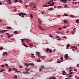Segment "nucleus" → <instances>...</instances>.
Returning <instances> with one entry per match:
<instances>
[{
    "instance_id": "11",
    "label": "nucleus",
    "mask_w": 79,
    "mask_h": 79,
    "mask_svg": "<svg viewBox=\"0 0 79 79\" xmlns=\"http://www.w3.org/2000/svg\"><path fill=\"white\" fill-rule=\"evenodd\" d=\"M7 53V52H3V56H5V54H6Z\"/></svg>"
},
{
    "instance_id": "22",
    "label": "nucleus",
    "mask_w": 79,
    "mask_h": 79,
    "mask_svg": "<svg viewBox=\"0 0 79 79\" xmlns=\"http://www.w3.org/2000/svg\"><path fill=\"white\" fill-rule=\"evenodd\" d=\"M5 71V70L2 69L1 70H0V72H3V71Z\"/></svg>"
},
{
    "instance_id": "14",
    "label": "nucleus",
    "mask_w": 79,
    "mask_h": 79,
    "mask_svg": "<svg viewBox=\"0 0 79 79\" xmlns=\"http://www.w3.org/2000/svg\"><path fill=\"white\" fill-rule=\"evenodd\" d=\"M75 17V16H74V15H70V17H71V18H74Z\"/></svg>"
},
{
    "instance_id": "62",
    "label": "nucleus",
    "mask_w": 79,
    "mask_h": 79,
    "mask_svg": "<svg viewBox=\"0 0 79 79\" xmlns=\"http://www.w3.org/2000/svg\"><path fill=\"white\" fill-rule=\"evenodd\" d=\"M25 47H27V46L26 45V44L24 46Z\"/></svg>"
},
{
    "instance_id": "61",
    "label": "nucleus",
    "mask_w": 79,
    "mask_h": 79,
    "mask_svg": "<svg viewBox=\"0 0 79 79\" xmlns=\"http://www.w3.org/2000/svg\"><path fill=\"white\" fill-rule=\"evenodd\" d=\"M29 73V72L27 71L26 72V74H28Z\"/></svg>"
},
{
    "instance_id": "26",
    "label": "nucleus",
    "mask_w": 79,
    "mask_h": 79,
    "mask_svg": "<svg viewBox=\"0 0 79 79\" xmlns=\"http://www.w3.org/2000/svg\"><path fill=\"white\" fill-rule=\"evenodd\" d=\"M76 22L77 23H79V19H77L76 20Z\"/></svg>"
},
{
    "instance_id": "51",
    "label": "nucleus",
    "mask_w": 79,
    "mask_h": 79,
    "mask_svg": "<svg viewBox=\"0 0 79 79\" xmlns=\"http://www.w3.org/2000/svg\"><path fill=\"white\" fill-rule=\"evenodd\" d=\"M52 78L53 79H56V78H55V77H52Z\"/></svg>"
},
{
    "instance_id": "32",
    "label": "nucleus",
    "mask_w": 79,
    "mask_h": 79,
    "mask_svg": "<svg viewBox=\"0 0 79 79\" xmlns=\"http://www.w3.org/2000/svg\"><path fill=\"white\" fill-rule=\"evenodd\" d=\"M53 10V8H50V9H48V10Z\"/></svg>"
},
{
    "instance_id": "57",
    "label": "nucleus",
    "mask_w": 79,
    "mask_h": 79,
    "mask_svg": "<svg viewBox=\"0 0 79 79\" xmlns=\"http://www.w3.org/2000/svg\"><path fill=\"white\" fill-rule=\"evenodd\" d=\"M74 71H76V72H77V70L75 69H74Z\"/></svg>"
},
{
    "instance_id": "23",
    "label": "nucleus",
    "mask_w": 79,
    "mask_h": 79,
    "mask_svg": "<svg viewBox=\"0 0 79 79\" xmlns=\"http://www.w3.org/2000/svg\"><path fill=\"white\" fill-rule=\"evenodd\" d=\"M25 66H29V65L28 64L26 63L25 64Z\"/></svg>"
},
{
    "instance_id": "40",
    "label": "nucleus",
    "mask_w": 79,
    "mask_h": 79,
    "mask_svg": "<svg viewBox=\"0 0 79 79\" xmlns=\"http://www.w3.org/2000/svg\"><path fill=\"white\" fill-rule=\"evenodd\" d=\"M49 51L50 53H52V51L51 49L49 50Z\"/></svg>"
},
{
    "instance_id": "21",
    "label": "nucleus",
    "mask_w": 79,
    "mask_h": 79,
    "mask_svg": "<svg viewBox=\"0 0 79 79\" xmlns=\"http://www.w3.org/2000/svg\"><path fill=\"white\" fill-rule=\"evenodd\" d=\"M25 70L26 71H29L30 70V69H26Z\"/></svg>"
},
{
    "instance_id": "5",
    "label": "nucleus",
    "mask_w": 79,
    "mask_h": 79,
    "mask_svg": "<svg viewBox=\"0 0 79 79\" xmlns=\"http://www.w3.org/2000/svg\"><path fill=\"white\" fill-rule=\"evenodd\" d=\"M54 4H55V2H53L50 4L49 5V6H53V5H54Z\"/></svg>"
},
{
    "instance_id": "28",
    "label": "nucleus",
    "mask_w": 79,
    "mask_h": 79,
    "mask_svg": "<svg viewBox=\"0 0 79 79\" xmlns=\"http://www.w3.org/2000/svg\"><path fill=\"white\" fill-rule=\"evenodd\" d=\"M49 37H53V35H52L51 34H49Z\"/></svg>"
},
{
    "instance_id": "24",
    "label": "nucleus",
    "mask_w": 79,
    "mask_h": 79,
    "mask_svg": "<svg viewBox=\"0 0 79 79\" xmlns=\"http://www.w3.org/2000/svg\"><path fill=\"white\" fill-rule=\"evenodd\" d=\"M14 77L15 79H17L18 77L17 76V75H15L14 76Z\"/></svg>"
},
{
    "instance_id": "46",
    "label": "nucleus",
    "mask_w": 79,
    "mask_h": 79,
    "mask_svg": "<svg viewBox=\"0 0 79 79\" xmlns=\"http://www.w3.org/2000/svg\"><path fill=\"white\" fill-rule=\"evenodd\" d=\"M30 17L31 18H33V16L31 14H30Z\"/></svg>"
},
{
    "instance_id": "53",
    "label": "nucleus",
    "mask_w": 79,
    "mask_h": 79,
    "mask_svg": "<svg viewBox=\"0 0 79 79\" xmlns=\"http://www.w3.org/2000/svg\"><path fill=\"white\" fill-rule=\"evenodd\" d=\"M19 2H20V3H23V2L22 1H21V0H19Z\"/></svg>"
},
{
    "instance_id": "47",
    "label": "nucleus",
    "mask_w": 79,
    "mask_h": 79,
    "mask_svg": "<svg viewBox=\"0 0 79 79\" xmlns=\"http://www.w3.org/2000/svg\"><path fill=\"white\" fill-rule=\"evenodd\" d=\"M4 66H5V65H1V67H2V68H4Z\"/></svg>"
},
{
    "instance_id": "13",
    "label": "nucleus",
    "mask_w": 79,
    "mask_h": 79,
    "mask_svg": "<svg viewBox=\"0 0 79 79\" xmlns=\"http://www.w3.org/2000/svg\"><path fill=\"white\" fill-rule=\"evenodd\" d=\"M62 73H63V75H65L66 74V73H65V71H63L62 72Z\"/></svg>"
},
{
    "instance_id": "39",
    "label": "nucleus",
    "mask_w": 79,
    "mask_h": 79,
    "mask_svg": "<svg viewBox=\"0 0 79 79\" xmlns=\"http://www.w3.org/2000/svg\"><path fill=\"white\" fill-rule=\"evenodd\" d=\"M60 60H63V57H61L60 58Z\"/></svg>"
},
{
    "instance_id": "58",
    "label": "nucleus",
    "mask_w": 79,
    "mask_h": 79,
    "mask_svg": "<svg viewBox=\"0 0 79 79\" xmlns=\"http://www.w3.org/2000/svg\"><path fill=\"white\" fill-rule=\"evenodd\" d=\"M27 6H28V5H25V6L26 8H27Z\"/></svg>"
},
{
    "instance_id": "1",
    "label": "nucleus",
    "mask_w": 79,
    "mask_h": 79,
    "mask_svg": "<svg viewBox=\"0 0 79 79\" xmlns=\"http://www.w3.org/2000/svg\"><path fill=\"white\" fill-rule=\"evenodd\" d=\"M36 56H38V57H40L41 56V55H40V53L39 52H36Z\"/></svg>"
},
{
    "instance_id": "33",
    "label": "nucleus",
    "mask_w": 79,
    "mask_h": 79,
    "mask_svg": "<svg viewBox=\"0 0 79 79\" xmlns=\"http://www.w3.org/2000/svg\"><path fill=\"white\" fill-rule=\"evenodd\" d=\"M36 7L37 6H34L33 7V8H36Z\"/></svg>"
},
{
    "instance_id": "52",
    "label": "nucleus",
    "mask_w": 79,
    "mask_h": 79,
    "mask_svg": "<svg viewBox=\"0 0 79 79\" xmlns=\"http://www.w3.org/2000/svg\"><path fill=\"white\" fill-rule=\"evenodd\" d=\"M42 71V69H40V71Z\"/></svg>"
},
{
    "instance_id": "45",
    "label": "nucleus",
    "mask_w": 79,
    "mask_h": 79,
    "mask_svg": "<svg viewBox=\"0 0 79 79\" xmlns=\"http://www.w3.org/2000/svg\"><path fill=\"white\" fill-rule=\"evenodd\" d=\"M35 56H31V58H35Z\"/></svg>"
},
{
    "instance_id": "25",
    "label": "nucleus",
    "mask_w": 79,
    "mask_h": 79,
    "mask_svg": "<svg viewBox=\"0 0 79 79\" xmlns=\"http://www.w3.org/2000/svg\"><path fill=\"white\" fill-rule=\"evenodd\" d=\"M64 23H68V22H67L65 20H64Z\"/></svg>"
},
{
    "instance_id": "60",
    "label": "nucleus",
    "mask_w": 79,
    "mask_h": 79,
    "mask_svg": "<svg viewBox=\"0 0 79 79\" xmlns=\"http://www.w3.org/2000/svg\"><path fill=\"white\" fill-rule=\"evenodd\" d=\"M61 29H62V28H60L58 30H59V31H60V30H61Z\"/></svg>"
},
{
    "instance_id": "43",
    "label": "nucleus",
    "mask_w": 79,
    "mask_h": 79,
    "mask_svg": "<svg viewBox=\"0 0 79 79\" xmlns=\"http://www.w3.org/2000/svg\"><path fill=\"white\" fill-rule=\"evenodd\" d=\"M13 70H15V71H16L17 70V69H16L15 68H13Z\"/></svg>"
},
{
    "instance_id": "64",
    "label": "nucleus",
    "mask_w": 79,
    "mask_h": 79,
    "mask_svg": "<svg viewBox=\"0 0 79 79\" xmlns=\"http://www.w3.org/2000/svg\"><path fill=\"white\" fill-rule=\"evenodd\" d=\"M54 0H51V2H53Z\"/></svg>"
},
{
    "instance_id": "59",
    "label": "nucleus",
    "mask_w": 79,
    "mask_h": 79,
    "mask_svg": "<svg viewBox=\"0 0 79 79\" xmlns=\"http://www.w3.org/2000/svg\"><path fill=\"white\" fill-rule=\"evenodd\" d=\"M16 73H19V71H18V70H16Z\"/></svg>"
},
{
    "instance_id": "6",
    "label": "nucleus",
    "mask_w": 79,
    "mask_h": 79,
    "mask_svg": "<svg viewBox=\"0 0 79 79\" xmlns=\"http://www.w3.org/2000/svg\"><path fill=\"white\" fill-rule=\"evenodd\" d=\"M60 2H63V3H65V2H68V0H61L60 1Z\"/></svg>"
},
{
    "instance_id": "37",
    "label": "nucleus",
    "mask_w": 79,
    "mask_h": 79,
    "mask_svg": "<svg viewBox=\"0 0 79 79\" xmlns=\"http://www.w3.org/2000/svg\"><path fill=\"white\" fill-rule=\"evenodd\" d=\"M39 21H39V23L40 24H41V21H40V19H39Z\"/></svg>"
},
{
    "instance_id": "12",
    "label": "nucleus",
    "mask_w": 79,
    "mask_h": 79,
    "mask_svg": "<svg viewBox=\"0 0 79 79\" xmlns=\"http://www.w3.org/2000/svg\"><path fill=\"white\" fill-rule=\"evenodd\" d=\"M63 60H60L57 61V63H60L61 62H63Z\"/></svg>"
},
{
    "instance_id": "2",
    "label": "nucleus",
    "mask_w": 79,
    "mask_h": 79,
    "mask_svg": "<svg viewBox=\"0 0 79 79\" xmlns=\"http://www.w3.org/2000/svg\"><path fill=\"white\" fill-rule=\"evenodd\" d=\"M25 15L26 16H27V15L24 13H19V16H21V15Z\"/></svg>"
},
{
    "instance_id": "50",
    "label": "nucleus",
    "mask_w": 79,
    "mask_h": 79,
    "mask_svg": "<svg viewBox=\"0 0 79 79\" xmlns=\"http://www.w3.org/2000/svg\"><path fill=\"white\" fill-rule=\"evenodd\" d=\"M23 74H26V72H23Z\"/></svg>"
},
{
    "instance_id": "9",
    "label": "nucleus",
    "mask_w": 79,
    "mask_h": 79,
    "mask_svg": "<svg viewBox=\"0 0 79 79\" xmlns=\"http://www.w3.org/2000/svg\"><path fill=\"white\" fill-rule=\"evenodd\" d=\"M44 57H45V56H42L39 58H42L43 60H44Z\"/></svg>"
},
{
    "instance_id": "49",
    "label": "nucleus",
    "mask_w": 79,
    "mask_h": 79,
    "mask_svg": "<svg viewBox=\"0 0 79 79\" xmlns=\"http://www.w3.org/2000/svg\"><path fill=\"white\" fill-rule=\"evenodd\" d=\"M50 3H51V2L50 1H49L48 2V4H50Z\"/></svg>"
},
{
    "instance_id": "38",
    "label": "nucleus",
    "mask_w": 79,
    "mask_h": 79,
    "mask_svg": "<svg viewBox=\"0 0 79 79\" xmlns=\"http://www.w3.org/2000/svg\"><path fill=\"white\" fill-rule=\"evenodd\" d=\"M30 64V65H31V66H34V64L32 63H31Z\"/></svg>"
},
{
    "instance_id": "55",
    "label": "nucleus",
    "mask_w": 79,
    "mask_h": 79,
    "mask_svg": "<svg viewBox=\"0 0 79 79\" xmlns=\"http://www.w3.org/2000/svg\"><path fill=\"white\" fill-rule=\"evenodd\" d=\"M65 8H67V7H68V6L65 5L64 6Z\"/></svg>"
},
{
    "instance_id": "19",
    "label": "nucleus",
    "mask_w": 79,
    "mask_h": 79,
    "mask_svg": "<svg viewBox=\"0 0 79 79\" xmlns=\"http://www.w3.org/2000/svg\"><path fill=\"white\" fill-rule=\"evenodd\" d=\"M30 41H31V40H28L26 41V42H27L28 43L30 42Z\"/></svg>"
},
{
    "instance_id": "15",
    "label": "nucleus",
    "mask_w": 79,
    "mask_h": 79,
    "mask_svg": "<svg viewBox=\"0 0 79 79\" xmlns=\"http://www.w3.org/2000/svg\"><path fill=\"white\" fill-rule=\"evenodd\" d=\"M33 4H34V3H33L32 2L30 3L29 6H32V5H33Z\"/></svg>"
},
{
    "instance_id": "29",
    "label": "nucleus",
    "mask_w": 79,
    "mask_h": 79,
    "mask_svg": "<svg viewBox=\"0 0 79 79\" xmlns=\"http://www.w3.org/2000/svg\"><path fill=\"white\" fill-rule=\"evenodd\" d=\"M40 59H38L37 60V62H40Z\"/></svg>"
},
{
    "instance_id": "34",
    "label": "nucleus",
    "mask_w": 79,
    "mask_h": 79,
    "mask_svg": "<svg viewBox=\"0 0 79 79\" xmlns=\"http://www.w3.org/2000/svg\"><path fill=\"white\" fill-rule=\"evenodd\" d=\"M0 50H3V47H1L0 48Z\"/></svg>"
},
{
    "instance_id": "27",
    "label": "nucleus",
    "mask_w": 79,
    "mask_h": 79,
    "mask_svg": "<svg viewBox=\"0 0 79 79\" xmlns=\"http://www.w3.org/2000/svg\"><path fill=\"white\" fill-rule=\"evenodd\" d=\"M64 15L65 16H68V15L66 13H65L64 14Z\"/></svg>"
},
{
    "instance_id": "44",
    "label": "nucleus",
    "mask_w": 79,
    "mask_h": 79,
    "mask_svg": "<svg viewBox=\"0 0 79 79\" xmlns=\"http://www.w3.org/2000/svg\"><path fill=\"white\" fill-rule=\"evenodd\" d=\"M30 46H31V47H32V46H33V44H30Z\"/></svg>"
},
{
    "instance_id": "3",
    "label": "nucleus",
    "mask_w": 79,
    "mask_h": 79,
    "mask_svg": "<svg viewBox=\"0 0 79 79\" xmlns=\"http://www.w3.org/2000/svg\"><path fill=\"white\" fill-rule=\"evenodd\" d=\"M69 58V57H68V54H66L65 56V59H68Z\"/></svg>"
},
{
    "instance_id": "35",
    "label": "nucleus",
    "mask_w": 79,
    "mask_h": 79,
    "mask_svg": "<svg viewBox=\"0 0 79 79\" xmlns=\"http://www.w3.org/2000/svg\"><path fill=\"white\" fill-rule=\"evenodd\" d=\"M5 32V30H2L1 31V32H2V33H4Z\"/></svg>"
},
{
    "instance_id": "42",
    "label": "nucleus",
    "mask_w": 79,
    "mask_h": 79,
    "mask_svg": "<svg viewBox=\"0 0 79 79\" xmlns=\"http://www.w3.org/2000/svg\"><path fill=\"white\" fill-rule=\"evenodd\" d=\"M19 68H23V67L22 66H20L19 67Z\"/></svg>"
},
{
    "instance_id": "56",
    "label": "nucleus",
    "mask_w": 79,
    "mask_h": 79,
    "mask_svg": "<svg viewBox=\"0 0 79 79\" xmlns=\"http://www.w3.org/2000/svg\"><path fill=\"white\" fill-rule=\"evenodd\" d=\"M69 74H73V73L70 72L69 73Z\"/></svg>"
},
{
    "instance_id": "16",
    "label": "nucleus",
    "mask_w": 79,
    "mask_h": 79,
    "mask_svg": "<svg viewBox=\"0 0 79 79\" xmlns=\"http://www.w3.org/2000/svg\"><path fill=\"white\" fill-rule=\"evenodd\" d=\"M43 6H44V7H47V6H49V5H43Z\"/></svg>"
},
{
    "instance_id": "63",
    "label": "nucleus",
    "mask_w": 79,
    "mask_h": 79,
    "mask_svg": "<svg viewBox=\"0 0 79 79\" xmlns=\"http://www.w3.org/2000/svg\"><path fill=\"white\" fill-rule=\"evenodd\" d=\"M9 69H10V71H12V70H13V69H11V68Z\"/></svg>"
},
{
    "instance_id": "36",
    "label": "nucleus",
    "mask_w": 79,
    "mask_h": 79,
    "mask_svg": "<svg viewBox=\"0 0 79 79\" xmlns=\"http://www.w3.org/2000/svg\"><path fill=\"white\" fill-rule=\"evenodd\" d=\"M5 66H6V67H8V65L7 64H5Z\"/></svg>"
},
{
    "instance_id": "8",
    "label": "nucleus",
    "mask_w": 79,
    "mask_h": 79,
    "mask_svg": "<svg viewBox=\"0 0 79 79\" xmlns=\"http://www.w3.org/2000/svg\"><path fill=\"white\" fill-rule=\"evenodd\" d=\"M70 46V45H69V44H68L67 45H66V47H67V49H68V48L69 47V46Z\"/></svg>"
},
{
    "instance_id": "41",
    "label": "nucleus",
    "mask_w": 79,
    "mask_h": 79,
    "mask_svg": "<svg viewBox=\"0 0 79 79\" xmlns=\"http://www.w3.org/2000/svg\"><path fill=\"white\" fill-rule=\"evenodd\" d=\"M21 40L22 42H24V39H21Z\"/></svg>"
},
{
    "instance_id": "17",
    "label": "nucleus",
    "mask_w": 79,
    "mask_h": 79,
    "mask_svg": "<svg viewBox=\"0 0 79 79\" xmlns=\"http://www.w3.org/2000/svg\"><path fill=\"white\" fill-rule=\"evenodd\" d=\"M7 29H11V27H7Z\"/></svg>"
},
{
    "instance_id": "20",
    "label": "nucleus",
    "mask_w": 79,
    "mask_h": 79,
    "mask_svg": "<svg viewBox=\"0 0 79 79\" xmlns=\"http://www.w3.org/2000/svg\"><path fill=\"white\" fill-rule=\"evenodd\" d=\"M14 33L16 34H18V32L17 31H15L14 32Z\"/></svg>"
},
{
    "instance_id": "7",
    "label": "nucleus",
    "mask_w": 79,
    "mask_h": 79,
    "mask_svg": "<svg viewBox=\"0 0 79 79\" xmlns=\"http://www.w3.org/2000/svg\"><path fill=\"white\" fill-rule=\"evenodd\" d=\"M71 47L72 48H75V49L76 50H77V47H75V46H72Z\"/></svg>"
},
{
    "instance_id": "10",
    "label": "nucleus",
    "mask_w": 79,
    "mask_h": 79,
    "mask_svg": "<svg viewBox=\"0 0 79 79\" xmlns=\"http://www.w3.org/2000/svg\"><path fill=\"white\" fill-rule=\"evenodd\" d=\"M12 35H13L12 34L9 35V36H8V39H9V38H10V37H11V36H12Z\"/></svg>"
},
{
    "instance_id": "18",
    "label": "nucleus",
    "mask_w": 79,
    "mask_h": 79,
    "mask_svg": "<svg viewBox=\"0 0 79 79\" xmlns=\"http://www.w3.org/2000/svg\"><path fill=\"white\" fill-rule=\"evenodd\" d=\"M46 52H48V51H49V49L48 48H47V49H46Z\"/></svg>"
},
{
    "instance_id": "54",
    "label": "nucleus",
    "mask_w": 79,
    "mask_h": 79,
    "mask_svg": "<svg viewBox=\"0 0 79 79\" xmlns=\"http://www.w3.org/2000/svg\"><path fill=\"white\" fill-rule=\"evenodd\" d=\"M72 77V75H69V77Z\"/></svg>"
},
{
    "instance_id": "4",
    "label": "nucleus",
    "mask_w": 79,
    "mask_h": 79,
    "mask_svg": "<svg viewBox=\"0 0 79 79\" xmlns=\"http://www.w3.org/2000/svg\"><path fill=\"white\" fill-rule=\"evenodd\" d=\"M38 27H39V29L41 30L42 31H44V29L43 28H42V27H41V26H38Z\"/></svg>"
},
{
    "instance_id": "48",
    "label": "nucleus",
    "mask_w": 79,
    "mask_h": 79,
    "mask_svg": "<svg viewBox=\"0 0 79 79\" xmlns=\"http://www.w3.org/2000/svg\"><path fill=\"white\" fill-rule=\"evenodd\" d=\"M56 33H57V34H60V32L59 31H57Z\"/></svg>"
},
{
    "instance_id": "30",
    "label": "nucleus",
    "mask_w": 79,
    "mask_h": 79,
    "mask_svg": "<svg viewBox=\"0 0 79 79\" xmlns=\"http://www.w3.org/2000/svg\"><path fill=\"white\" fill-rule=\"evenodd\" d=\"M41 68H42L43 69H44V65H41Z\"/></svg>"
},
{
    "instance_id": "31",
    "label": "nucleus",
    "mask_w": 79,
    "mask_h": 79,
    "mask_svg": "<svg viewBox=\"0 0 79 79\" xmlns=\"http://www.w3.org/2000/svg\"><path fill=\"white\" fill-rule=\"evenodd\" d=\"M14 2H15V3H17V2H18V0H16Z\"/></svg>"
}]
</instances>
